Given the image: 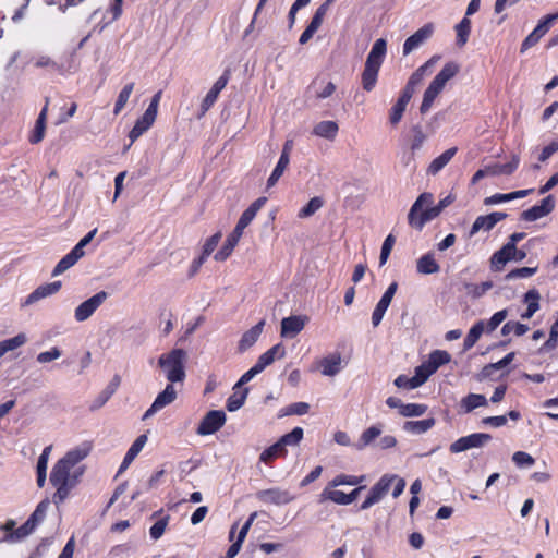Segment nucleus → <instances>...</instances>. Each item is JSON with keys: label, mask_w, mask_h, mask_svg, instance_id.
<instances>
[{"label": "nucleus", "mask_w": 558, "mask_h": 558, "mask_svg": "<svg viewBox=\"0 0 558 558\" xmlns=\"http://www.w3.org/2000/svg\"><path fill=\"white\" fill-rule=\"evenodd\" d=\"M92 446L84 442L69 450L52 468L50 483L56 488L54 502H62L71 489L80 482L85 472V466L80 463L88 457Z\"/></svg>", "instance_id": "obj_1"}, {"label": "nucleus", "mask_w": 558, "mask_h": 558, "mask_svg": "<svg viewBox=\"0 0 558 558\" xmlns=\"http://www.w3.org/2000/svg\"><path fill=\"white\" fill-rule=\"evenodd\" d=\"M387 52V43L384 38L377 39L365 62L361 82L365 92H372L377 83L379 69Z\"/></svg>", "instance_id": "obj_2"}, {"label": "nucleus", "mask_w": 558, "mask_h": 558, "mask_svg": "<svg viewBox=\"0 0 558 558\" xmlns=\"http://www.w3.org/2000/svg\"><path fill=\"white\" fill-rule=\"evenodd\" d=\"M433 203L434 195L428 192L416 198L408 214V222L412 228L422 230L427 222L440 215L441 210L437 205L433 206Z\"/></svg>", "instance_id": "obj_3"}, {"label": "nucleus", "mask_w": 558, "mask_h": 558, "mask_svg": "<svg viewBox=\"0 0 558 558\" xmlns=\"http://www.w3.org/2000/svg\"><path fill=\"white\" fill-rule=\"evenodd\" d=\"M460 72V65L457 62H447L440 72L434 77L426 88L420 107L421 113H426L432 108L434 100L444 90L446 84Z\"/></svg>", "instance_id": "obj_4"}, {"label": "nucleus", "mask_w": 558, "mask_h": 558, "mask_svg": "<svg viewBox=\"0 0 558 558\" xmlns=\"http://www.w3.org/2000/svg\"><path fill=\"white\" fill-rule=\"evenodd\" d=\"M186 359L187 353L183 349H172L159 356L158 365L169 384L182 383L185 379Z\"/></svg>", "instance_id": "obj_5"}, {"label": "nucleus", "mask_w": 558, "mask_h": 558, "mask_svg": "<svg viewBox=\"0 0 558 558\" xmlns=\"http://www.w3.org/2000/svg\"><path fill=\"white\" fill-rule=\"evenodd\" d=\"M286 356V348L281 343H277L263 353L256 364L242 375L234 386V390L252 380L257 374L262 373L267 366L271 365L276 360H281Z\"/></svg>", "instance_id": "obj_6"}, {"label": "nucleus", "mask_w": 558, "mask_h": 558, "mask_svg": "<svg viewBox=\"0 0 558 558\" xmlns=\"http://www.w3.org/2000/svg\"><path fill=\"white\" fill-rule=\"evenodd\" d=\"M286 356V348L281 343H277L263 353L256 364L242 375L234 386V390L252 380L257 374L262 373L267 366L271 365L276 360H281Z\"/></svg>", "instance_id": "obj_7"}, {"label": "nucleus", "mask_w": 558, "mask_h": 558, "mask_svg": "<svg viewBox=\"0 0 558 558\" xmlns=\"http://www.w3.org/2000/svg\"><path fill=\"white\" fill-rule=\"evenodd\" d=\"M519 162H520L519 157L517 155H513L511 161L508 163L488 165V166L484 167L483 169L477 170L474 173V175L471 180V183L476 184L480 180H482L486 177H495V175H501V174L510 175L515 171V169L519 166Z\"/></svg>", "instance_id": "obj_8"}, {"label": "nucleus", "mask_w": 558, "mask_h": 558, "mask_svg": "<svg viewBox=\"0 0 558 558\" xmlns=\"http://www.w3.org/2000/svg\"><path fill=\"white\" fill-rule=\"evenodd\" d=\"M107 299L108 293L106 291H99L86 301L82 302L74 311L75 320L83 323L90 318Z\"/></svg>", "instance_id": "obj_9"}, {"label": "nucleus", "mask_w": 558, "mask_h": 558, "mask_svg": "<svg viewBox=\"0 0 558 558\" xmlns=\"http://www.w3.org/2000/svg\"><path fill=\"white\" fill-rule=\"evenodd\" d=\"M492 439V436L489 434L485 433H475L471 434L464 437L459 438L454 442L450 445V451L452 453H460L473 448H482L484 447L489 440Z\"/></svg>", "instance_id": "obj_10"}, {"label": "nucleus", "mask_w": 558, "mask_h": 558, "mask_svg": "<svg viewBox=\"0 0 558 558\" xmlns=\"http://www.w3.org/2000/svg\"><path fill=\"white\" fill-rule=\"evenodd\" d=\"M178 398V391L173 384H168L165 389L157 395L150 408L144 413L142 420H148L163 408L173 403Z\"/></svg>", "instance_id": "obj_11"}, {"label": "nucleus", "mask_w": 558, "mask_h": 558, "mask_svg": "<svg viewBox=\"0 0 558 558\" xmlns=\"http://www.w3.org/2000/svg\"><path fill=\"white\" fill-rule=\"evenodd\" d=\"M256 496L262 502L275 506H284L295 499L290 490L280 487L259 490Z\"/></svg>", "instance_id": "obj_12"}, {"label": "nucleus", "mask_w": 558, "mask_h": 558, "mask_svg": "<svg viewBox=\"0 0 558 558\" xmlns=\"http://www.w3.org/2000/svg\"><path fill=\"white\" fill-rule=\"evenodd\" d=\"M226 423V414L221 410L209 411L197 427L198 435H211L219 430Z\"/></svg>", "instance_id": "obj_13"}, {"label": "nucleus", "mask_w": 558, "mask_h": 558, "mask_svg": "<svg viewBox=\"0 0 558 558\" xmlns=\"http://www.w3.org/2000/svg\"><path fill=\"white\" fill-rule=\"evenodd\" d=\"M393 478L383 475L371 488L368 496L361 505V509L366 510L378 504L389 492Z\"/></svg>", "instance_id": "obj_14"}, {"label": "nucleus", "mask_w": 558, "mask_h": 558, "mask_svg": "<svg viewBox=\"0 0 558 558\" xmlns=\"http://www.w3.org/2000/svg\"><path fill=\"white\" fill-rule=\"evenodd\" d=\"M308 318L302 315H292L281 320L280 335L284 338H293L303 330Z\"/></svg>", "instance_id": "obj_15"}, {"label": "nucleus", "mask_w": 558, "mask_h": 558, "mask_svg": "<svg viewBox=\"0 0 558 558\" xmlns=\"http://www.w3.org/2000/svg\"><path fill=\"white\" fill-rule=\"evenodd\" d=\"M434 32L433 24H426L407 38L403 44V54H409L427 40Z\"/></svg>", "instance_id": "obj_16"}, {"label": "nucleus", "mask_w": 558, "mask_h": 558, "mask_svg": "<svg viewBox=\"0 0 558 558\" xmlns=\"http://www.w3.org/2000/svg\"><path fill=\"white\" fill-rule=\"evenodd\" d=\"M61 289V282L54 281L50 283H45L36 288L23 302V306H29L38 301L51 296L59 292Z\"/></svg>", "instance_id": "obj_17"}, {"label": "nucleus", "mask_w": 558, "mask_h": 558, "mask_svg": "<svg viewBox=\"0 0 558 558\" xmlns=\"http://www.w3.org/2000/svg\"><path fill=\"white\" fill-rule=\"evenodd\" d=\"M507 217L505 213H492L486 216H478L470 231V236H473L481 230L489 231L492 230L499 221L504 220Z\"/></svg>", "instance_id": "obj_18"}, {"label": "nucleus", "mask_w": 558, "mask_h": 558, "mask_svg": "<svg viewBox=\"0 0 558 558\" xmlns=\"http://www.w3.org/2000/svg\"><path fill=\"white\" fill-rule=\"evenodd\" d=\"M517 254V246L512 243H506L500 250L495 252L490 258V267L495 271H499L504 266L513 260V256Z\"/></svg>", "instance_id": "obj_19"}, {"label": "nucleus", "mask_w": 558, "mask_h": 558, "mask_svg": "<svg viewBox=\"0 0 558 558\" xmlns=\"http://www.w3.org/2000/svg\"><path fill=\"white\" fill-rule=\"evenodd\" d=\"M319 367L324 376H336L342 367V359L340 353H331L319 361Z\"/></svg>", "instance_id": "obj_20"}, {"label": "nucleus", "mask_w": 558, "mask_h": 558, "mask_svg": "<svg viewBox=\"0 0 558 558\" xmlns=\"http://www.w3.org/2000/svg\"><path fill=\"white\" fill-rule=\"evenodd\" d=\"M264 325L265 320H260L242 335L238 345L240 352L246 351L256 343L263 332Z\"/></svg>", "instance_id": "obj_21"}, {"label": "nucleus", "mask_w": 558, "mask_h": 558, "mask_svg": "<svg viewBox=\"0 0 558 558\" xmlns=\"http://www.w3.org/2000/svg\"><path fill=\"white\" fill-rule=\"evenodd\" d=\"M146 442H147V436L145 434L138 436L135 439V441L132 444V446L128 450L126 454L124 456V459L119 469V474L124 472L130 466V464L134 461V459L143 450Z\"/></svg>", "instance_id": "obj_22"}, {"label": "nucleus", "mask_w": 558, "mask_h": 558, "mask_svg": "<svg viewBox=\"0 0 558 558\" xmlns=\"http://www.w3.org/2000/svg\"><path fill=\"white\" fill-rule=\"evenodd\" d=\"M439 56L432 57L428 61H426L423 65H421L409 78V86L416 88L418 86L424 76L432 73L433 66L439 61Z\"/></svg>", "instance_id": "obj_23"}, {"label": "nucleus", "mask_w": 558, "mask_h": 558, "mask_svg": "<svg viewBox=\"0 0 558 558\" xmlns=\"http://www.w3.org/2000/svg\"><path fill=\"white\" fill-rule=\"evenodd\" d=\"M383 433L381 425H373L366 428L360 436L359 441L354 445L357 450H363L372 446Z\"/></svg>", "instance_id": "obj_24"}, {"label": "nucleus", "mask_w": 558, "mask_h": 558, "mask_svg": "<svg viewBox=\"0 0 558 558\" xmlns=\"http://www.w3.org/2000/svg\"><path fill=\"white\" fill-rule=\"evenodd\" d=\"M85 253H80L78 248H72V251L66 254L62 259L56 265L52 276H59L63 274L65 270L71 268L76 262L84 256Z\"/></svg>", "instance_id": "obj_25"}, {"label": "nucleus", "mask_w": 558, "mask_h": 558, "mask_svg": "<svg viewBox=\"0 0 558 558\" xmlns=\"http://www.w3.org/2000/svg\"><path fill=\"white\" fill-rule=\"evenodd\" d=\"M266 201L267 198L266 197H259L257 198L256 201H254L250 206L248 208H246L240 219H239V223L241 225V227H247L252 221L253 219L256 217V214L262 209V207L266 204Z\"/></svg>", "instance_id": "obj_26"}, {"label": "nucleus", "mask_w": 558, "mask_h": 558, "mask_svg": "<svg viewBox=\"0 0 558 558\" xmlns=\"http://www.w3.org/2000/svg\"><path fill=\"white\" fill-rule=\"evenodd\" d=\"M416 270L418 274L422 275H432L438 272L440 270V267L435 260L434 255L432 253H428L417 259Z\"/></svg>", "instance_id": "obj_27"}, {"label": "nucleus", "mask_w": 558, "mask_h": 558, "mask_svg": "<svg viewBox=\"0 0 558 558\" xmlns=\"http://www.w3.org/2000/svg\"><path fill=\"white\" fill-rule=\"evenodd\" d=\"M456 153H457L456 147L449 148L446 151H444L440 156H438L430 162L427 172L433 175L437 174L440 170H442L450 162V160L453 158Z\"/></svg>", "instance_id": "obj_28"}, {"label": "nucleus", "mask_w": 558, "mask_h": 558, "mask_svg": "<svg viewBox=\"0 0 558 558\" xmlns=\"http://www.w3.org/2000/svg\"><path fill=\"white\" fill-rule=\"evenodd\" d=\"M435 425L434 418H425L421 421H407L403 424V429L407 433L413 434V435H421L429 430Z\"/></svg>", "instance_id": "obj_29"}, {"label": "nucleus", "mask_w": 558, "mask_h": 558, "mask_svg": "<svg viewBox=\"0 0 558 558\" xmlns=\"http://www.w3.org/2000/svg\"><path fill=\"white\" fill-rule=\"evenodd\" d=\"M541 295L537 290H529L524 295V302L527 304L526 311L521 315L523 319H530L539 310Z\"/></svg>", "instance_id": "obj_30"}, {"label": "nucleus", "mask_w": 558, "mask_h": 558, "mask_svg": "<svg viewBox=\"0 0 558 558\" xmlns=\"http://www.w3.org/2000/svg\"><path fill=\"white\" fill-rule=\"evenodd\" d=\"M119 385H120V377L114 376V378L111 380V383L95 399L94 403L90 407L92 410H97V409L101 408L111 398V396L117 391Z\"/></svg>", "instance_id": "obj_31"}, {"label": "nucleus", "mask_w": 558, "mask_h": 558, "mask_svg": "<svg viewBox=\"0 0 558 558\" xmlns=\"http://www.w3.org/2000/svg\"><path fill=\"white\" fill-rule=\"evenodd\" d=\"M28 341L25 333L21 332L13 338L0 341V359L8 352L23 347Z\"/></svg>", "instance_id": "obj_32"}, {"label": "nucleus", "mask_w": 558, "mask_h": 558, "mask_svg": "<svg viewBox=\"0 0 558 558\" xmlns=\"http://www.w3.org/2000/svg\"><path fill=\"white\" fill-rule=\"evenodd\" d=\"M488 403L484 395L470 393L461 400V408L465 413H470L480 407H486Z\"/></svg>", "instance_id": "obj_33"}, {"label": "nucleus", "mask_w": 558, "mask_h": 558, "mask_svg": "<svg viewBox=\"0 0 558 558\" xmlns=\"http://www.w3.org/2000/svg\"><path fill=\"white\" fill-rule=\"evenodd\" d=\"M338 129L335 121H322L315 125L313 133L319 137L332 140L336 137Z\"/></svg>", "instance_id": "obj_34"}, {"label": "nucleus", "mask_w": 558, "mask_h": 558, "mask_svg": "<svg viewBox=\"0 0 558 558\" xmlns=\"http://www.w3.org/2000/svg\"><path fill=\"white\" fill-rule=\"evenodd\" d=\"M35 525L31 523V521H26L23 525L17 527L15 531H11V533L4 536V542L8 543H16L24 539L26 536L33 533L35 530Z\"/></svg>", "instance_id": "obj_35"}, {"label": "nucleus", "mask_w": 558, "mask_h": 558, "mask_svg": "<svg viewBox=\"0 0 558 558\" xmlns=\"http://www.w3.org/2000/svg\"><path fill=\"white\" fill-rule=\"evenodd\" d=\"M451 360V355L447 351L435 350L429 354L426 363L428 367H430L432 372H436L440 366L449 363Z\"/></svg>", "instance_id": "obj_36"}, {"label": "nucleus", "mask_w": 558, "mask_h": 558, "mask_svg": "<svg viewBox=\"0 0 558 558\" xmlns=\"http://www.w3.org/2000/svg\"><path fill=\"white\" fill-rule=\"evenodd\" d=\"M335 488L336 487H331L329 483L322 493V499L331 500L337 505H350V498H348L347 494Z\"/></svg>", "instance_id": "obj_37"}, {"label": "nucleus", "mask_w": 558, "mask_h": 558, "mask_svg": "<svg viewBox=\"0 0 558 558\" xmlns=\"http://www.w3.org/2000/svg\"><path fill=\"white\" fill-rule=\"evenodd\" d=\"M154 122L155 120H153L151 118H147L146 114H143L140 119H137L129 134L131 142L136 141L143 133H145L154 124Z\"/></svg>", "instance_id": "obj_38"}, {"label": "nucleus", "mask_w": 558, "mask_h": 558, "mask_svg": "<svg viewBox=\"0 0 558 558\" xmlns=\"http://www.w3.org/2000/svg\"><path fill=\"white\" fill-rule=\"evenodd\" d=\"M485 331V322L478 320L468 332L463 347L464 350H470L476 341L481 338L482 333Z\"/></svg>", "instance_id": "obj_39"}, {"label": "nucleus", "mask_w": 558, "mask_h": 558, "mask_svg": "<svg viewBox=\"0 0 558 558\" xmlns=\"http://www.w3.org/2000/svg\"><path fill=\"white\" fill-rule=\"evenodd\" d=\"M290 163V159L284 156H280L275 169L272 170L270 177L267 180V189L274 187L279 179L282 177L283 172L288 168Z\"/></svg>", "instance_id": "obj_40"}, {"label": "nucleus", "mask_w": 558, "mask_h": 558, "mask_svg": "<svg viewBox=\"0 0 558 558\" xmlns=\"http://www.w3.org/2000/svg\"><path fill=\"white\" fill-rule=\"evenodd\" d=\"M303 428L295 427L290 433L283 435L277 442L282 449H286L288 446L295 447L303 439Z\"/></svg>", "instance_id": "obj_41"}, {"label": "nucleus", "mask_w": 558, "mask_h": 558, "mask_svg": "<svg viewBox=\"0 0 558 558\" xmlns=\"http://www.w3.org/2000/svg\"><path fill=\"white\" fill-rule=\"evenodd\" d=\"M457 34V45L463 47L469 39L471 33V21L469 17H463L454 27Z\"/></svg>", "instance_id": "obj_42"}, {"label": "nucleus", "mask_w": 558, "mask_h": 558, "mask_svg": "<svg viewBox=\"0 0 558 558\" xmlns=\"http://www.w3.org/2000/svg\"><path fill=\"white\" fill-rule=\"evenodd\" d=\"M323 206L324 199L320 196L312 197L308 203L300 209L298 217L301 219L308 218L318 211Z\"/></svg>", "instance_id": "obj_43"}, {"label": "nucleus", "mask_w": 558, "mask_h": 558, "mask_svg": "<svg viewBox=\"0 0 558 558\" xmlns=\"http://www.w3.org/2000/svg\"><path fill=\"white\" fill-rule=\"evenodd\" d=\"M134 86H135L134 83H129L119 93L116 105H114V110H113V113L116 116H118L122 111V109L125 107V105L128 104L129 98H130L131 94L133 93Z\"/></svg>", "instance_id": "obj_44"}, {"label": "nucleus", "mask_w": 558, "mask_h": 558, "mask_svg": "<svg viewBox=\"0 0 558 558\" xmlns=\"http://www.w3.org/2000/svg\"><path fill=\"white\" fill-rule=\"evenodd\" d=\"M248 389L244 388L242 391L233 392L227 400V409L230 412L239 410L245 402Z\"/></svg>", "instance_id": "obj_45"}, {"label": "nucleus", "mask_w": 558, "mask_h": 558, "mask_svg": "<svg viewBox=\"0 0 558 558\" xmlns=\"http://www.w3.org/2000/svg\"><path fill=\"white\" fill-rule=\"evenodd\" d=\"M323 21H324L323 19H320L316 15H313L312 21L310 22V24L307 25L305 31L301 34L299 43L301 45H305L306 43H308V40L314 36V34L322 26Z\"/></svg>", "instance_id": "obj_46"}, {"label": "nucleus", "mask_w": 558, "mask_h": 558, "mask_svg": "<svg viewBox=\"0 0 558 558\" xmlns=\"http://www.w3.org/2000/svg\"><path fill=\"white\" fill-rule=\"evenodd\" d=\"M287 453V449H282L278 442L274 444L269 448L265 449L260 456L259 460L264 463H269L276 458L280 456H284Z\"/></svg>", "instance_id": "obj_47"}, {"label": "nucleus", "mask_w": 558, "mask_h": 558, "mask_svg": "<svg viewBox=\"0 0 558 558\" xmlns=\"http://www.w3.org/2000/svg\"><path fill=\"white\" fill-rule=\"evenodd\" d=\"M529 331V326L525 324H521L519 322H507L501 328L502 336H509L510 333H514L520 337Z\"/></svg>", "instance_id": "obj_48"}, {"label": "nucleus", "mask_w": 558, "mask_h": 558, "mask_svg": "<svg viewBox=\"0 0 558 558\" xmlns=\"http://www.w3.org/2000/svg\"><path fill=\"white\" fill-rule=\"evenodd\" d=\"M364 478H365L364 476L339 474L330 482V486L331 487H338V486H342V485L355 486V485H360L364 481Z\"/></svg>", "instance_id": "obj_49"}, {"label": "nucleus", "mask_w": 558, "mask_h": 558, "mask_svg": "<svg viewBox=\"0 0 558 558\" xmlns=\"http://www.w3.org/2000/svg\"><path fill=\"white\" fill-rule=\"evenodd\" d=\"M49 506H50L49 500L45 499V500L40 501L37 505L35 511L31 514V517L27 520L31 521L32 524L37 526L46 518Z\"/></svg>", "instance_id": "obj_50"}, {"label": "nucleus", "mask_w": 558, "mask_h": 558, "mask_svg": "<svg viewBox=\"0 0 558 558\" xmlns=\"http://www.w3.org/2000/svg\"><path fill=\"white\" fill-rule=\"evenodd\" d=\"M427 411V407L425 404L418 403H408L403 404L401 408V415L405 417L421 416L425 414Z\"/></svg>", "instance_id": "obj_51"}, {"label": "nucleus", "mask_w": 558, "mask_h": 558, "mask_svg": "<svg viewBox=\"0 0 558 558\" xmlns=\"http://www.w3.org/2000/svg\"><path fill=\"white\" fill-rule=\"evenodd\" d=\"M536 271H537V267L517 268V269L509 271L506 275L505 279L507 281H511V280H515V279H521V278H529V277H532L533 275H535Z\"/></svg>", "instance_id": "obj_52"}, {"label": "nucleus", "mask_w": 558, "mask_h": 558, "mask_svg": "<svg viewBox=\"0 0 558 558\" xmlns=\"http://www.w3.org/2000/svg\"><path fill=\"white\" fill-rule=\"evenodd\" d=\"M236 244L238 243L235 241H232V239L227 236L222 247L215 254L214 258L218 262L226 260L232 254Z\"/></svg>", "instance_id": "obj_53"}, {"label": "nucleus", "mask_w": 558, "mask_h": 558, "mask_svg": "<svg viewBox=\"0 0 558 558\" xmlns=\"http://www.w3.org/2000/svg\"><path fill=\"white\" fill-rule=\"evenodd\" d=\"M508 317V311L501 310L496 312L490 319L485 323V330L487 332L494 331L506 318Z\"/></svg>", "instance_id": "obj_54"}, {"label": "nucleus", "mask_w": 558, "mask_h": 558, "mask_svg": "<svg viewBox=\"0 0 558 558\" xmlns=\"http://www.w3.org/2000/svg\"><path fill=\"white\" fill-rule=\"evenodd\" d=\"M434 372H432L430 367H428V364L425 362L417 366L415 368V375L412 377L417 383V387L422 386L432 375Z\"/></svg>", "instance_id": "obj_55"}, {"label": "nucleus", "mask_w": 558, "mask_h": 558, "mask_svg": "<svg viewBox=\"0 0 558 558\" xmlns=\"http://www.w3.org/2000/svg\"><path fill=\"white\" fill-rule=\"evenodd\" d=\"M407 106L408 105L401 102L400 100H397L395 106L391 108V111L389 114V120L392 125H397L400 122V120L403 116V112L405 111Z\"/></svg>", "instance_id": "obj_56"}, {"label": "nucleus", "mask_w": 558, "mask_h": 558, "mask_svg": "<svg viewBox=\"0 0 558 558\" xmlns=\"http://www.w3.org/2000/svg\"><path fill=\"white\" fill-rule=\"evenodd\" d=\"M310 404L306 402H295L290 404L282 415H304L308 412Z\"/></svg>", "instance_id": "obj_57"}, {"label": "nucleus", "mask_w": 558, "mask_h": 558, "mask_svg": "<svg viewBox=\"0 0 558 558\" xmlns=\"http://www.w3.org/2000/svg\"><path fill=\"white\" fill-rule=\"evenodd\" d=\"M61 356V351L53 347L49 351L41 352L37 355L36 360L40 364L50 363L52 361L58 360Z\"/></svg>", "instance_id": "obj_58"}, {"label": "nucleus", "mask_w": 558, "mask_h": 558, "mask_svg": "<svg viewBox=\"0 0 558 558\" xmlns=\"http://www.w3.org/2000/svg\"><path fill=\"white\" fill-rule=\"evenodd\" d=\"M168 522H169V517H165V518H161L160 520H158L150 527L149 533H150L151 538L159 539L163 535L166 527L168 525Z\"/></svg>", "instance_id": "obj_59"}, {"label": "nucleus", "mask_w": 558, "mask_h": 558, "mask_svg": "<svg viewBox=\"0 0 558 558\" xmlns=\"http://www.w3.org/2000/svg\"><path fill=\"white\" fill-rule=\"evenodd\" d=\"M393 244H395V238L392 234H389L385 239L383 246H381V252H380V257H379V263L381 266L386 264V262L391 253Z\"/></svg>", "instance_id": "obj_60"}, {"label": "nucleus", "mask_w": 558, "mask_h": 558, "mask_svg": "<svg viewBox=\"0 0 558 558\" xmlns=\"http://www.w3.org/2000/svg\"><path fill=\"white\" fill-rule=\"evenodd\" d=\"M545 216H547L545 214V210H543L538 205H535V206L531 207L530 209L524 210L522 213V219L525 221H535Z\"/></svg>", "instance_id": "obj_61"}, {"label": "nucleus", "mask_w": 558, "mask_h": 558, "mask_svg": "<svg viewBox=\"0 0 558 558\" xmlns=\"http://www.w3.org/2000/svg\"><path fill=\"white\" fill-rule=\"evenodd\" d=\"M512 461L518 465V466H531L534 464L535 460L534 458L524 452V451H517L513 453L512 456Z\"/></svg>", "instance_id": "obj_62"}, {"label": "nucleus", "mask_w": 558, "mask_h": 558, "mask_svg": "<svg viewBox=\"0 0 558 558\" xmlns=\"http://www.w3.org/2000/svg\"><path fill=\"white\" fill-rule=\"evenodd\" d=\"M384 476L395 477L391 480V485H393L392 497L398 498L401 496L405 488V481L396 474H384Z\"/></svg>", "instance_id": "obj_63"}, {"label": "nucleus", "mask_w": 558, "mask_h": 558, "mask_svg": "<svg viewBox=\"0 0 558 558\" xmlns=\"http://www.w3.org/2000/svg\"><path fill=\"white\" fill-rule=\"evenodd\" d=\"M217 98L218 94L210 89L202 101L199 117H203L211 108Z\"/></svg>", "instance_id": "obj_64"}]
</instances>
